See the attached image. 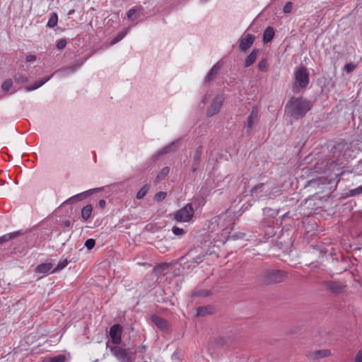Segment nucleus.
<instances>
[{
  "label": "nucleus",
  "instance_id": "a211bd4d",
  "mask_svg": "<svg viewBox=\"0 0 362 362\" xmlns=\"http://www.w3.org/2000/svg\"><path fill=\"white\" fill-rule=\"evenodd\" d=\"M221 65L219 63H216L208 72L205 77V82L208 83L211 81L218 74L221 70Z\"/></svg>",
  "mask_w": 362,
  "mask_h": 362
},
{
  "label": "nucleus",
  "instance_id": "864d4df0",
  "mask_svg": "<svg viewBox=\"0 0 362 362\" xmlns=\"http://www.w3.org/2000/svg\"><path fill=\"white\" fill-rule=\"evenodd\" d=\"M202 102H203L204 103H206V98H204L203 99Z\"/></svg>",
  "mask_w": 362,
  "mask_h": 362
},
{
  "label": "nucleus",
  "instance_id": "4468645a",
  "mask_svg": "<svg viewBox=\"0 0 362 362\" xmlns=\"http://www.w3.org/2000/svg\"><path fill=\"white\" fill-rule=\"evenodd\" d=\"M255 40V37L252 34H246L241 36L239 39V47L241 51H247L254 43Z\"/></svg>",
  "mask_w": 362,
  "mask_h": 362
},
{
  "label": "nucleus",
  "instance_id": "b1692460",
  "mask_svg": "<svg viewBox=\"0 0 362 362\" xmlns=\"http://www.w3.org/2000/svg\"><path fill=\"white\" fill-rule=\"evenodd\" d=\"M331 354L329 349H322L314 351L311 354V357L314 359H320L329 356Z\"/></svg>",
  "mask_w": 362,
  "mask_h": 362
},
{
  "label": "nucleus",
  "instance_id": "e433bc0d",
  "mask_svg": "<svg viewBox=\"0 0 362 362\" xmlns=\"http://www.w3.org/2000/svg\"><path fill=\"white\" fill-rule=\"evenodd\" d=\"M95 245V240L93 238H89L85 242V246L88 250H90Z\"/></svg>",
  "mask_w": 362,
  "mask_h": 362
},
{
  "label": "nucleus",
  "instance_id": "6e6552de",
  "mask_svg": "<svg viewBox=\"0 0 362 362\" xmlns=\"http://www.w3.org/2000/svg\"><path fill=\"white\" fill-rule=\"evenodd\" d=\"M102 189L103 188L98 187L86 190L83 192L77 194L67 199L66 201L64 202L63 204H74L78 202H81L85 199L86 197L93 194L94 193L100 192Z\"/></svg>",
  "mask_w": 362,
  "mask_h": 362
},
{
  "label": "nucleus",
  "instance_id": "8fccbe9b",
  "mask_svg": "<svg viewBox=\"0 0 362 362\" xmlns=\"http://www.w3.org/2000/svg\"><path fill=\"white\" fill-rule=\"evenodd\" d=\"M105 204H106V202L104 200V199H100L99 202H98V206L100 207V208H104L105 206Z\"/></svg>",
  "mask_w": 362,
  "mask_h": 362
},
{
  "label": "nucleus",
  "instance_id": "1a4fd4ad",
  "mask_svg": "<svg viewBox=\"0 0 362 362\" xmlns=\"http://www.w3.org/2000/svg\"><path fill=\"white\" fill-rule=\"evenodd\" d=\"M259 109L257 106H253L247 117L246 123V134L249 136L252 132L254 125L258 122Z\"/></svg>",
  "mask_w": 362,
  "mask_h": 362
},
{
  "label": "nucleus",
  "instance_id": "cd10ccee",
  "mask_svg": "<svg viewBox=\"0 0 362 362\" xmlns=\"http://www.w3.org/2000/svg\"><path fill=\"white\" fill-rule=\"evenodd\" d=\"M13 78L15 82L19 84H23L28 81V78L21 73L16 74Z\"/></svg>",
  "mask_w": 362,
  "mask_h": 362
},
{
  "label": "nucleus",
  "instance_id": "a878e982",
  "mask_svg": "<svg viewBox=\"0 0 362 362\" xmlns=\"http://www.w3.org/2000/svg\"><path fill=\"white\" fill-rule=\"evenodd\" d=\"M58 23V16L57 13L52 12L50 13L47 26L49 28H54Z\"/></svg>",
  "mask_w": 362,
  "mask_h": 362
},
{
  "label": "nucleus",
  "instance_id": "7ed1b4c3",
  "mask_svg": "<svg viewBox=\"0 0 362 362\" xmlns=\"http://www.w3.org/2000/svg\"><path fill=\"white\" fill-rule=\"evenodd\" d=\"M194 214V211L192 204H187L182 209L175 211L173 214V220L177 222H189L190 221Z\"/></svg>",
  "mask_w": 362,
  "mask_h": 362
},
{
  "label": "nucleus",
  "instance_id": "9b49d317",
  "mask_svg": "<svg viewBox=\"0 0 362 362\" xmlns=\"http://www.w3.org/2000/svg\"><path fill=\"white\" fill-rule=\"evenodd\" d=\"M122 327L119 324H115L110 328L109 335L112 343L118 345L122 341Z\"/></svg>",
  "mask_w": 362,
  "mask_h": 362
},
{
  "label": "nucleus",
  "instance_id": "2eb2a0df",
  "mask_svg": "<svg viewBox=\"0 0 362 362\" xmlns=\"http://www.w3.org/2000/svg\"><path fill=\"white\" fill-rule=\"evenodd\" d=\"M226 340L222 337L215 339L210 342L207 346L209 353L212 355L216 352V349L220 347H223L226 344Z\"/></svg>",
  "mask_w": 362,
  "mask_h": 362
},
{
  "label": "nucleus",
  "instance_id": "ea45409f",
  "mask_svg": "<svg viewBox=\"0 0 362 362\" xmlns=\"http://www.w3.org/2000/svg\"><path fill=\"white\" fill-rule=\"evenodd\" d=\"M356 66L354 63L346 64L344 66V69L347 73H351L356 69Z\"/></svg>",
  "mask_w": 362,
  "mask_h": 362
},
{
  "label": "nucleus",
  "instance_id": "58836bf2",
  "mask_svg": "<svg viewBox=\"0 0 362 362\" xmlns=\"http://www.w3.org/2000/svg\"><path fill=\"white\" fill-rule=\"evenodd\" d=\"M66 45V40H64V39H60L59 40H58L57 42V49H64Z\"/></svg>",
  "mask_w": 362,
  "mask_h": 362
},
{
  "label": "nucleus",
  "instance_id": "423d86ee",
  "mask_svg": "<svg viewBox=\"0 0 362 362\" xmlns=\"http://www.w3.org/2000/svg\"><path fill=\"white\" fill-rule=\"evenodd\" d=\"M325 288L334 296H338L346 292L347 286L339 281H327L323 283Z\"/></svg>",
  "mask_w": 362,
  "mask_h": 362
},
{
  "label": "nucleus",
  "instance_id": "4c0bfd02",
  "mask_svg": "<svg viewBox=\"0 0 362 362\" xmlns=\"http://www.w3.org/2000/svg\"><path fill=\"white\" fill-rule=\"evenodd\" d=\"M166 196H167L166 192H159L155 194V199L157 202H161L165 199Z\"/></svg>",
  "mask_w": 362,
  "mask_h": 362
},
{
  "label": "nucleus",
  "instance_id": "f8f14e48",
  "mask_svg": "<svg viewBox=\"0 0 362 362\" xmlns=\"http://www.w3.org/2000/svg\"><path fill=\"white\" fill-rule=\"evenodd\" d=\"M223 100L224 98L222 95H216L211 106L207 110L206 114L209 117H211L220 111L223 103Z\"/></svg>",
  "mask_w": 362,
  "mask_h": 362
},
{
  "label": "nucleus",
  "instance_id": "79ce46f5",
  "mask_svg": "<svg viewBox=\"0 0 362 362\" xmlns=\"http://www.w3.org/2000/svg\"><path fill=\"white\" fill-rule=\"evenodd\" d=\"M293 8V4L291 1H288L286 4L285 6L284 7V12L285 13H288L291 11Z\"/></svg>",
  "mask_w": 362,
  "mask_h": 362
},
{
  "label": "nucleus",
  "instance_id": "a18cd8bd",
  "mask_svg": "<svg viewBox=\"0 0 362 362\" xmlns=\"http://www.w3.org/2000/svg\"><path fill=\"white\" fill-rule=\"evenodd\" d=\"M170 172V169L168 167H165L163 168L160 172V174L158 175V177H164L166 175H168Z\"/></svg>",
  "mask_w": 362,
  "mask_h": 362
},
{
  "label": "nucleus",
  "instance_id": "412c9836",
  "mask_svg": "<svg viewBox=\"0 0 362 362\" xmlns=\"http://www.w3.org/2000/svg\"><path fill=\"white\" fill-rule=\"evenodd\" d=\"M66 356L64 354H59L54 356H45L40 362H66Z\"/></svg>",
  "mask_w": 362,
  "mask_h": 362
},
{
  "label": "nucleus",
  "instance_id": "f704fd0d",
  "mask_svg": "<svg viewBox=\"0 0 362 362\" xmlns=\"http://www.w3.org/2000/svg\"><path fill=\"white\" fill-rule=\"evenodd\" d=\"M211 293L208 290H199L192 293V296H207Z\"/></svg>",
  "mask_w": 362,
  "mask_h": 362
},
{
  "label": "nucleus",
  "instance_id": "5fc2aeb1",
  "mask_svg": "<svg viewBox=\"0 0 362 362\" xmlns=\"http://www.w3.org/2000/svg\"><path fill=\"white\" fill-rule=\"evenodd\" d=\"M204 1H207L208 0H203Z\"/></svg>",
  "mask_w": 362,
  "mask_h": 362
},
{
  "label": "nucleus",
  "instance_id": "473e14b6",
  "mask_svg": "<svg viewBox=\"0 0 362 362\" xmlns=\"http://www.w3.org/2000/svg\"><path fill=\"white\" fill-rule=\"evenodd\" d=\"M13 86V81L11 79H7L4 81L1 85V88L3 90L8 91Z\"/></svg>",
  "mask_w": 362,
  "mask_h": 362
},
{
  "label": "nucleus",
  "instance_id": "39448f33",
  "mask_svg": "<svg viewBox=\"0 0 362 362\" xmlns=\"http://www.w3.org/2000/svg\"><path fill=\"white\" fill-rule=\"evenodd\" d=\"M107 346L109 347L111 354L120 362L132 361V353L127 349L119 346H109L107 342Z\"/></svg>",
  "mask_w": 362,
  "mask_h": 362
},
{
  "label": "nucleus",
  "instance_id": "c85d7f7f",
  "mask_svg": "<svg viewBox=\"0 0 362 362\" xmlns=\"http://www.w3.org/2000/svg\"><path fill=\"white\" fill-rule=\"evenodd\" d=\"M127 34V30L122 31L119 33L115 37H114L111 41L110 42V45H114L115 44L117 43L120 40H122L125 35Z\"/></svg>",
  "mask_w": 362,
  "mask_h": 362
},
{
  "label": "nucleus",
  "instance_id": "09e8293b",
  "mask_svg": "<svg viewBox=\"0 0 362 362\" xmlns=\"http://www.w3.org/2000/svg\"><path fill=\"white\" fill-rule=\"evenodd\" d=\"M146 350V346L144 345H141V346H139L138 348H137V350L136 351L139 352V353H144Z\"/></svg>",
  "mask_w": 362,
  "mask_h": 362
},
{
  "label": "nucleus",
  "instance_id": "c756f323",
  "mask_svg": "<svg viewBox=\"0 0 362 362\" xmlns=\"http://www.w3.org/2000/svg\"><path fill=\"white\" fill-rule=\"evenodd\" d=\"M69 262L70 261H69L67 259H64L60 261L57 265V267L52 271V273H56L62 270L68 265Z\"/></svg>",
  "mask_w": 362,
  "mask_h": 362
},
{
  "label": "nucleus",
  "instance_id": "f257e3e1",
  "mask_svg": "<svg viewBox=\"0 0 362 362\" xmlns=\"http://www.w3.org/2000/svg\"><path fill=\"white\" fill-rule=\"evenodd\" d=\"M311 102L303 98L293 97L285 107L288 115L296 119L303 117L311 109Z\"/></svg>",
  "mask_w": 362,
  "mask_h": 362
},
{
  "label": "nucleus",
  "instance_id": "72a5a7b5",
  "mask_svg": "<svg viewBox=\"0 0 362 362\" xmlns=\"http://www.w3.org/2000/svg\"><path fill=\"white\" fill-rule=\"evenodd\" d=\"M172 232L175 235L177 236H182L186 233V231L183 228H179L177 226H174L172 228Z\"/></svg>",
  "mask_w": 362,
  "mask_h": 362
},
{
  "label": "nucleus",
  "instance_id": "49530a36",
  "mask_svg": "<svg viewBox=\"0 0 362 362\" xmlns=\"http://www.w3.org/2000/svg\"><path fill=\"white\" fill-rule=\"evenodd\" d=\"M36 60V56L34 54H29L26 57L25 61L27 62H32Z\"/></svg>",
  "mask_w": 362,
  "mask_h": 362
},
{
  "label": "nucleus",
  "instance_id": "603ef678",
  "mask_svg": "<svg viewBox=\"0 0 362 362\" xmlns=\"http://www.w3.org/2000/svg\"><path fill=\"white\" fill-rule=\"evenodd\" d=\"M317 184H318V181H317V180H311L310 181V185H315Z\"/></svg>",
  "mask_w": 362,
  "mask_h": 362
},
{
  "label": "nucleus",
  "instance_id": "a19ab883",
  "mask_svg": "<svg viewBox=\"0 0 362 362\" xmlns=\"http://www.w3.org/2000/svg\"><path fill=\"white\" fill-rule=\"evenodd\" d=\"M206 314V308L205 307H198L197 308V315L198 316H204Z\"/></svg>",
  "mask_w": 362,
  "mask_h": 362
},
{
  "label": "nucleus",
  "instance_id": "4be33fe9",
  "mask_svg": "<svg viewBox=\"0 0 362 362\" xmlns=\"http://www.w3.org/2000/svg\"><path fill=\"white\" fill-rule=\"evenodd\" d=\"M274 29L271 26H268L263 33L262 41L264 44L271 42L274 37Z\"/></svg>",
  "mask_w": 362,
  "mask_h": 362
},
{
  "label": "nucleus",
  "instance_id": "3c124183",
  "mask_svg": "<svg viewBox=\"0 0 362 362\" xmlns=\"http://www.w3.org/2000/svg\"><path fill=\"white\" fill-rule=\"evenodd\" d=\"M62 226L64 227H69L71 226V221L69 220L64 221L62 222Z\"/></svg>",
  "mask_w": 362,
  "mask_h": 362
},
{
  "label": "nucleus",
  "instance_id": "c03bdc74",
  "mask_svg": "<svg viewBox=\"0 0 362 362\" xmlns=\"http://www.w3.org/2000/svg\"><path fill=\"white\" fill-rule=\"evenodd\" d=\"M204 257V255H199L197 256L196 257L193 258L192 262L194 263H196V264H199L202 262H203Z\"/></svg>",
  "mask_w": 362,
  "mask_h": 362
},
{
  "label": "nucleus",
  "instance_id": "f3484780",
  "mask_svg": "<svg viewBox=\"0 0 362 362\" xmlns=\"http://www.w3.org/2000/svg\"><path fill=\"white\" fill-rule=\"evenodd\" d=\"M82 65V63H77L72 66H65L62 68L58 71V72L62 76H66L71 74L74 73L78 69H79Z\"/></svg>",
  "mask_w": 362,
  "mask_h": 362
},
{
  "label": "nucleus",
  "instance_id": "bb28decb",
  "mask_svg": "<svg viewBox=\"0 0 362 362\" xmlns=\"http://www.w3.org/2000/svg\"><path fill=\"white\" fill-rule=\"evenodd\" d=\"M21 232L20 231H15L13 233H7L1 237H0V244L7 242L13 238H15L20 235Z\"/></svg>",
  "mask_w": 362,
  "mask_h": 362
},
{
  "label": "nucleus",
  "instance_id": "2f4dec72",
  "mask_svg": "<svg viewBox=\"0 0 362 362\" xmlns=\"http://www.w3.org/2000/svg\"><path fill=\"white\" fill-rule=\"evenodd\" d=\"M258 69L260 71L266 72L269 69V64L267 62L266 59H262L258 63Z\"/></svg>",
  "mask_w": 362,
  "mask_h": 362
},
{
  "label": "nucleus",
  "instance_id": "20e7f679",
  "mask_svg": "<svg viewBox=\"0 0 362 362\" xmlns=\"http://www.w3.org/2000/svg\"><path fill=\"white\" fill-rule=\"evenodd\" d=\"M272 189V186H271L269 182L259 183L252 187V189L250 190V194L252 197L257 199H271L272 198L271 196Z\"/></svg>",
  "mask_w": 362,
  "mask_h": 362
},
{
  "label": "nucleus",
  "instance_id": "5701e85b",
  "mask_svg": "<svg viewBox=\"0 0 362 362\" xmlns=\"http://www.w3.org/2000/svg\"><path fill=\"white\" fill-rule=\"evenodd\" d=\"M53 267L52 263H42L37 266L35 272L40 274H46L49 272Z\"/></svg>",
  "mask_w": 362,
  "mask_h": 362
},
{
  "label": "nucleus",
  "instance_id": "6ab92c4d",
  "mask_svg": "<svg viewBox=\"0 0 362 362\" xmlns=\"http://www.w3.org/2000/svg\"><path fill=\"white\" fill-rule=\"evenodd\" d=\"M259 52V49H254L249 55L246 57L244 63L245 67L250 66L257 59V55Z\"/></svg>",
  "mask_w": 362,
  "mask_h": 362
},
{
  "label": "nucleus",
  "instance_id": "ddd939ff",
  "mask_svg": "<svg viewBox=\"0 0 362 362\" xmlns=\"http://www.w3.org/2000/svg\"><path fill=\"white\" fill-rule=\"evenodd\" d=\"M179 146V140L174 141L161 148L155 155L153 156V160H156L160 156L165 155L169 153L175 152L177 151Z\"/></svg>",
  "mask_w": 362,
  "mask_h": 362
},
{
  "label": "nucleus",
  "instance_id": "f03ea898",
  "mask_svg": "<svg viewBox=\"0 0 362 362\" xmlns=\"http://www.w3.org/2000/svg\"><path fill=\"white\" fill-rule=\"evenodd\" d=\"M286 276L287 273L284 270L269 269L261 272L258 281L263 285L276 284L283 282Z\"/></svg>",
  "mask_w": 362,
  "mask_h": 362
},
{
  "label": "nucleus",
  "instance_id": "393cba45",
  "mask_svg": "<svg viewBox=\"0 0 362 362\" xmlns=\"http://www.w3.org/2000/svg\"><path fill=\"white\" fill-rule=\"evenodd\" d=\"M93 207L90 204H87L81 209V218L84 221H87L91 216Z\"/></svg>",
  "mask_w": 362,
  "mask_h": 362
},
{
  "label": "nucleus",
  "instance_id": "37998d69",
  "mask_svg": "<svg viewBox=\"0 0 362 362\" xmlns=\"http://www.w3.org/2000/svg\"><path fill=\"white\" fill-rule=\"evenodd\" d=\"M137 11L138 9H136L135 7L130 8L127 13V18L129 19H132V16L134 15Z\"/></svg>",
  "mask_w": 362,
  "mask_h": 362
},
{
  "label": "nucleus",
  "instance_id": "de8ad7c7",
  "mask_svg": "<svg viewBox=\"0 0 362 362\" xmlns=\"http://www.w3.org/2000/svg\"><path fill=\"white\" fill-rule=\"evenodd\" d=\"M355 362H362V352L359 351L355 358Z\"/></svg>",
  "mask_w": 362,
  "mask_h": 362
},
{
  "label": "nucleus",
  "instance_id": "7c9ffc66",
  "mask_svg": "<svg viewBox=\"0 0 362 362\" xmlns=\"http://www.w3.org/2000/svg\"><path fill=\"white\" fill-rule=\"evenodd\" d=\"M149 189V186L148 185H145L136 194V199H143Z\"/></svg>",
  "mask_w": 362,
  "mask_h": 362
},
{
  "label": "nucleus",
  "instance_id": "dca6fc26",
  "mask_svg": "<svg viewBox=\"0 0 362 362\" xmlns=\"http://www.w3.org/2000/svg\"><path fill=\"white\" fill-rule=\"evenodd\" d=\"M202 154V146H198L193 155V163L192 165V172L194 173L197 171V170L199 168V165L201 160V156Z\"/></svg>",
  "mask_w": 362,
  "mask_h": 362
},
{
  "label": "nucleus",
  "instance_id": "aec40b11",
  "mask_svg": "<svg viewBox=\"0 0 362 362\" xmlns=\"http://www.w3.org/2000/svg\"><path fill=\"white\" fill-rule=\"evenodd\" d=\"M54 74H51L50 76H47V77H45L42 79H40V81H36L35 83H34L32 86H27L25 88L26 90L27 91H33L34 90H36L38 88L41 87L42 86H43L45 83H47L48 81H49L51 79V78L53 76Z\"/></svg>",
  "mask_w": 362,
  "mask_h": 362
},
{
  "label": "nucleus",
  "instance_id": "9d476101",
  "mask_svg": "<svg viewBox=\"0 0 362 362\" xmlns=\"http://www.w3.org/2000/svg\"><path fill=\"white\" fill-rule=\"evenodd\" d=\"M152 322L159 329L161 332L165 333L171 332V326L170 324L163 317L153 315L151 316Z\"/></svg>",
  "mask_w": 362,
  "mask_h": 362
},
{
  "label": "nucleus",
  "instance_id": "c9c22d12",
  "mask_svg": "<svg viewBox=\"0 0 362 362\" xmlns=\"http://www.w3.org/2000/svg\"><path fill=\"white\" fill-rule=\"evenodd\" d=\"M362 194V185L356 188L352 189L349 191L351 196H358Z\"/></svg>",
  "mask_w": 362,
  "mask_h": 362
},
{
  "label": "nucleus",
  "instance_id": "0eeeda50",
  "mask_svg": "<svg viewBox=\"0 0 362 362\" xmlns=\"http://www.w3.org/2000/svg\"><path fill=\"white\" fill-rule=\"evenodd\" d=\"M296 82L301 88H305L310 81L309 73L305 66L297 68L294 72Z\"/></svg>",
  "mask_w": 362,
  "mask_h": 362
}]
</instances>
